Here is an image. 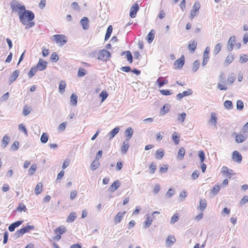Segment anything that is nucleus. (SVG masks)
<instances>
[{
    "mask_svg": "<svg viewBox=\"0 0 248 248\" xmlns=\"http://www.w3.org/2000/svg\"><path fill=\"white\" fill-rule=\"evenodd\" d=\"M36 169H37V166L36 164L32 165L31 166L30 169L29 170V171H28L29 174L30 175H33L35 173V172L36 170Z\"/></svg>",
    "mask_w": 248,
    "mask_h": 248,
    "instance_id": "41",
    "label": "nucleus"
},
{
    "mask_svg": "<svg viewBox=\"0 0 248 248\" xmlns=\"http://www.w3.org/2000/svg\"><path fill=\"white\" fill-rule=\"evenodd\" d=\"M187 195V193L185 190L182 191L179 195V198L181 201H183Z\"/></svg>",
    "mask_w": 248,
    "mask_h": 248,
    "instance_id": "50",
    "label": "nucleus"
},
{
    "mask_svg": "<svg viewBox=\"0 0 248 248\" xmlns=\"http://www.w3.org/2000/svg\"><path fill=\"white\" fill-rule=\"evenodd\" d=\"M200 8V4L198 2H196L194 3L192 9L190 11V16L191 18L195 17L197 13H199V11Z\"/></svg>",
    "mask_w": 248,
    "mask_h": 248,
    "instance_id": "5",
    "label": "nucleus"
},
{
    "mask_svg": "<svg viewBox=\"0 0 248 248\" xmlns=\"http://www.w3.org/2000/svg\"><path fill=\"white\" fill-rule=\"evenodd\" d=\"M19 145V142L16 141L11 145V148L13 151H16L18 149Z\"/></svg>",
    "mask_w": 248,
    "mask_h": 248,
    "instance_id": "63",
    "label": "nucleus"
},
{
    "mask_svg": "<svg viewBox=\"0 0 248 248\" xmlns=\"http://www.w3.org/2000/svg\"><path fill=\"white\" fill-rule=\"evenodd\" d=\"M99 96L101 98V102H103L108 96V93L106 91H103L99 94Z\"/></svg>",
    "mask_w": 248,
    "mask_h": 248,
    "instance_id": "39",
    "label": "nucleus"
},
{
    "mask_svg": "<svg viewBox=\"0 0 248 248\" xmlns=\"http://www.w3.org/2000/svg\"><path fill=\"white\" fill-rule=\"evenodd\" d=\"M219 82L222 83H223L224 84H225L226 83V77L225 74L223 72H222L219 77Z\"/></svg>",
    "mask_w": 248,
    "mask_h": 248,
    "instance_id": "46",
    "label": "nucleus"
},
{
    "mask_svg": "<svg viewBox=\"0 0 248 248\" xmlns=\"http://www.w3.org/2000/svg\"><path fill=\"white\" fill-rule=\"evenodd\" d=\"M66 231V229L65 227H63L61 228V227H58L55 230V232L56 233H59V234L61 235L64 233Z\"/></svg>",
    "mask_w": 248,
    "mask_h": 248,
    "instance_id": "55",
    "label": "nucleus"
},
{
    "mask_svg": "<svg viewBox=\"0 0 248 248\" xmlns=\"http://www.w3.org/2000/svg\"><path fill=\"white\" fill-rule=\"evenodd\" d=\"M23 220H18L12 223L8 227L9 231L11 232H14L15 229L23 223Z\"/></svg>",
    "mask_w": 248,
    "mask_h": 248,
    "instance_id": "13",
    "label": "nucleus"
},
{
    "mask_svg": "<svg viewBox=\"0 0 248 248\" xmlns=\"http://www.w3.org/2000/svg\"><path fill=\"white\" fill-rule=\"evenodd\" d=\"M179 218V217L177 214H174L170 218V223L171 224H174L176 222H177Z\"/></svg>",
    "mask_w": 248,
    "mask_h": 248,
    "instance_id": "48",
    "label": "nucleus"
},
{
    "mask_svg": "<svg viewBox=\"0 0 248 248\" xmlns=\"http://www.w3.org/2000/svg\"><path fill=\"white\" fill-rule=\"evenodd\" d=\"M18 129L20 131H23L26 136L28 135V130L23 124H20L18 125Z\"/></svg>",
    "mask_w": 248,
    "mask_h": 248,
    "instance_id": "47",
    "label": "nucleus"
},
{
    "mask_svg": "<svg viewBox=\"0 0 248 248\" xmlns=\"http://www.w3.org/2000/svg\"><path fill=\"white\" fill-rule=\"evenodd\" d=\"M76 213L74 212L70 213L67 218L66 221L69 222H73L76 218Z\"/></svg>",
    "mask_w": 248,
    "mask_h": 248,
    "instance_id": "28",
    "label": "nucleus"
},
{
    "mask_svg": "<svg viewBox=\"0 0 248 248\" xmlns=\"http://www.w3.org/2000/svg\"><path fill=\"white\" fill-rule=\"evenodd\" d=\"M47 62L43 61L42 59H40L35 67L39 71H43L45 70L47 67Z\"/></svg>",
    "mask_w": 248,
    "mask_h": 248,
    "instance_id": "6",
    "label": "nucleus"
},
{
    "mask_svg": "<svg viewBox=\"0 0 248 248\" xmlns=\"http://www.w3.org/2000/svg\"><path fill=\"white\" fill-rule=\"evenodd\" d=\"M66 122H63L62 124H60V125L58 126V130L60 131H63L65 130L66 126Z\"/></svg>",
    "mask_w": 248,
    "mask_h": 248,
    "instance_id": "64",
    "label": "nucleus"
},
{
    "mask_svg": "<svg viewBox=\"0 0 248 248\" xmlns=\"http://www.w3.org/2000/svg\"><path fill=\"white\" fill-rule=\"evenodd\" d=\"M150 173H154L156 169V164L153 162L151 163L150 165Z\"/></svg>",
    "mask_w": 248,
    "mask_h": 248,
    "instance_id": "59",
    "label": "nucleus"
},
{
    "mask_svg": "<svg viewBox=\"0 0 248 248\" xmlns=\"http://www.w3.org/2000/svg\"><path fill=\"white\" fill-rule=\"evenodd\" d=\"M236 43V38L235 36H231L227 43V49L228 51H231L233 48V46Z\"/></svg>",
    "mask_w": 248,
    "mask_h": 248,
    "instance_id": "8",
    "label": "nucleus"
},
{
    "mask_svg": "<svg viewBox=\"0 0 248 248\" xmlns=\"http://www.w3.org/2000/svg\"><path fill=\"white\" fill-rule=\"evenodd\" d=\"M119 130L120 128L117 126L108 133V136L109 137V139H112L119 132Z\"/></svg>",
    "mask_w": 248,
    "mask_h": 248,
    "instance_id": "24",
    "label": "nucleus"
},
{
    "mask_svg": "<svg viewBox=\"0 0 248 248\" xmlns=\"http://www.w3.org/2000/svg\"><path fill=\"white\" fill-rule=\"evenodd\" d=\"M80 23L84 30H87L89 28V20L87 17H83L81 19Z\"/></svg>",
    "mask_w": 248,
    "mask_h": 248,
    "instance_id": "12",
    "label": "nucleus"
},
{
    "mask_svg": "<svg viewBox=\"0 0 248 248\" xmlns=\"http://www.w3.org/2000/svg\"><path fill=\"white\" fill-rule=\"evenodd\" d=\"M164 155V151L162 149L157 150L155 154V157L157 159H161Z\"/></svg>",
    "mask_w": 248,
    "mask_h": 248,
    "instance_id": "32",
    "label": "nucleus"
},
{
    "mask_svg": "<svg viewBox=\"0 0 248 248\" xmlns=\"http://www.w3.org/2000/svg\"><path fill=\"white\" fill-rule=\"evenodd\" d=\"M234 59V55L232 54V53H230L227 57L225 63L227 65H228L232 62Z\"/></svg>",
    "mask_w": 248,
    "mask_h": 248,
    "instance_id": "27",
    "label": "nucleus"
},
{
    "mask_svg": "<svg viewBox=\"0 0 248 248\" xmlns=\"http://www.w3.org/2000/svg\"><path fill=\"white\" fill-rule=\"evenodd\" d=\"M210 116L211 118L209 121V123L215 126L217 123V118L216 117V114L215 112H213L211 113Z\"/></svg>",
    "mask_w": 248,
    "mask_h": 248,
    "instance_id": "23",
    "label": "nucleus"
},
{
    "mask_svg": "<svg viewBox=\"0 0 248 248\" xmlns=\"http://www.w3.org/2000/svg\"><path fill=\"white\" fill-rule=\"evenodd\" d=\"M37 71L38 70L35 67H32L28 73L29 78H32L35 74Z\"/></svg>",
    "mask_w": 248,
    "mask_h": 248,
    "instance_id": "52",
    "label": "nucleus"
},
{
    "mask_svg": "<svg viewBox=\"0 0 248 248\" xmlns=\"http://www.w3.org/2000/svg\"><path fill=\"white\" fill-rule=\"evenodd\" d=\"M220 189V186L218 185H216L213 187L211 193H212L214 195H216L218 193Z\"/></svg>",
    "mask_w": 248,
    "mask_h": 248,
    "instance_id": "54",
    "label": "nucleus"
},
{
    "mask_svg": "<svg viewBox=\"0 0 248 248\" xmlns=\"http://www.w3.org/2000/svg\"><path fill=\"white\" fill-rule=\"evenodd\" d=\"M110 57V53L106 49L100 50L98 54V59L103 61H107Z\"/></svg>",
    "mask_w": 248,
    "mask_h": 248,
    "instance_id": "4",
    "label": "nucleus"
},
{
    "mask_svg": "<svg viewBox=\"0 0 248 248\" xmlns=\"http://www.w3.org/2000/svg\"><path fill=\"white\" fill-rule=\"evenodd\" d=\"M197 46V42L193 41L192 44H189L188 46V48L189 49H190L191 51H192V52H193L195 50Z\"/></svg>",
    "mask_w": 248,
    "mask_h": 248,
    "instance_id": "51",
    "label": "nucleus"
},
{
    "mask_svg": "<svg viewBox=\"0 0 248 248\" xmlns=\"http://www.w3.org/2000/svg\"><path fill=\"white\" fill-rule=\"evenodd\" d=\"M70 101L73 105L76 106L78 102V96L75 93H72L70 96Z\"/></svg>",
    "mask_w": 248,
    "mask_h": 248,
    "instance_id": "31",
    "label": "nucleus"
},
{
    "mask_svg": "<svg viewBox=\"0 0 248 248\" xmlns=\"http://www.w3.org/2000/svg\"><path fill=\"white\" fill-rule=\"evenodd\" d=\"M48 137L46 133H43L41 137L40 140L43 143H46L48 140Z\"/></svg>",
    "mask_w": 248,
    "mask_h": 248,
    "instance_id": "40",
    "label": "nucleus"
},
{
    "mask_svg": "<svg viewBox=\"0 0 248 248\" xmlns=\"http://www.w3.org/2000/svg\"><path fill=\"white\" fill-rule=\"evenodd\" d=\"M87 73L86 70L82 68H79L78 72V77H82Z\"/></svg>",
    "mask_w": 248,
    "mask_h": 248,
    "instance_id": "43",
    "label": "nucleus"
},
{
    "mask_svg": "<svg viewBox=\"0 0 248 248\" xmlns=\"http://www.w3.org/2000/svg\"><path fill=\"white\" fill-rule=\"evenodd\" d=\"M99 166V163L97 160H94L91 164V169L93 170H94L97 169Z\"/></svg>",
    "mask_w": 248,
    "mask_h": 248,
    "instance_id": "30",
    "label": "nucleus"
},
{
    "mask_svg": "<svg viewBox=\"0 0 248 248\" xmlns=\"http://www.w3.org/2000/svg\"><path fill=\"white\" fill-rule=\"evenodd\" d=\"M10 7L14 12H17L18 14L19 12H22L25 10V6L24 5H21V4L16 0H12L10 3Z\"/></svg>",
    "mask_w": 248,
    "mask_h": 248,
    "instance_id": "2",
    "label": "nucleus"
},
{
    "mask_svg": "<svg viewBox=\"0 0 248 248\" xmlns=\"http://www.w3.org/2000/svg\"><path fill=\"white\" fill-rule=\"evenodd\" d=\"M23 233L25 234V233L29 232L31 230H33L34 229V226L27 225L26 227L21 228Z\"/></svg>",
    "mask_w": 248,
    "mask_h": 248,
    "instance_id": "36",
    "label": "nucleus"
},
{
    "mask_svg": "<svg viewBox=\"0 0 248 248\" xmlns=\"http://www.w3.org/2000/svg\"><path fill=\"white\" fill-rule=\"evenodd\" d=\"M224 107L228 109H231L233 108V105L232 101L229 100H226L224 103Z\"/></svg>",
    "mask_w": 248,
    "mask_h": 248,
    "instance_id": "44",
    "label": "nucleus"
},
{
    "mask_svg": "<svg viewBox=\"0 0 248 248\" xmlns=\"http://www.w3.org/2000/svg\"><path fill=\"white\" fill-rule=\"evenodd\" d=\"M24 233L22 230V229L18 230L14 234V236L16 238H18L22 236Z\"/></svg>",
    "mask_w": 248,
    "mask_h": 248,
    "instance_id": "56",
    "label": "nucleus"
},
{
    "mask_svg": "<svg viewBox=\"0 0 248 248\" xmlns=\"http://www.w3.org/2000/svg\"><path fill=\"white\" fill-rule=\"evenodd\" d=\"M185 154V149L183 147L180 148L178 151V157L180 159H183V158L184 157Z\"/></svg>",
    "mask_w": 248,
    "mask_h": 248,
    "instance_id": "37",
    "label": "nucleus"
},
{
    "mask_svg": "<svg viewBox=\"0 0 248 248\" xmlns=\"http://www.w3.org/2000/svg\"><path fill=\"white\" fill-rule=\"evenodd\" d=\"M172 140L175 143V144L177 145L179 144V136L177 135V133L174 132L172 134Z\"/></svg>",
    "mask_w": 248,
    "mask_h": 248,
    "instance_id": "34",
    "label": "nucleus"
},
{
    "mask_svg": "<svg viewBox=\"0 0 248 248\" xmlns=\"http://www.w3.org/2000/svg\"><path fill=\"white\" fill-rule=\"evenodd\" d=\"M232 159L235 162L240 163L242 161V155L237 151H234L232 153Z\"/></svg>",
    "mask_w": 248,
    "mask_h": 248,
    "instance_id": "10",
    "label": "nucleus"
},
{
    "mask_svg": "<svg viewBox=\"0 0 248 248\" xmlns=\"http://www.w3.org/2000/svg\"><path fill=\"white\" fill-rule=\"evenodd\" d=\"M222 48V45L220 43H218L216 45L213 50V53L214 55H217L219 51L221 50Z\"/></svg>",
    "mask_w": 248,
    "mask_h": 248,
    "instance_id": "33",
    "label": "nucleus"
},
{
    "mask_svg": "<svg viewBox=\"0 0 248 248\" xmlns=\"http://www.w3.org/2000/svg\"><path fill=\"white\" fill-rule=\"evenodd\" d=\"M125 212H118L114 217V222L115 224L120 223L124 217V215L125 214Z\"/></svg>",
    "mask_w": 248,
    "mask_h": 248,
    "instance_id": "18",
    "label": "nucleus"
},
{
    "mask_svg": "<svg viewBox=\"0 0 248 248\" xmlns=\"http://www.w3.org/2000/svg\"><path fill=\"white\" fill-rule=\"evenodd\" d=\"M20 21L24 25H26L28 22L32 21L34 18V15L32 11L28 10L25 8L22 12L18 13Z\"/></svg>",
    "mask_w": 248,
    "mask_h": 248,
    "instance_id": "1",
    "label": "nucleus"
},
{
    "mask_svg": "<svg viewBox=\"0 0 248 248\" xmlns=\"http://www.w3.org/2000/svg\"><path fill=\"white\" fill-rule=\"evenodd\" d=\"M160 78H158L156 81V83L158 84L159 87H161L165 84H166L168 83L167 80H161Z\"/></svg>",
    "mask_w": 248,
    "mask_h": 248,
    "instance_id": "49",
    "label": "nucleus"
},
{
    "mask_svg": "<svg viewBox=\"0 0 248 248\" xmlns=\"http://www.w3.org/2000/svg\"><path fill=\"white\" fill-rule=\"evenodd\" d=\"M10 142V138L7 136L5 135L1 140V147L2 148L4 149L6 148L7 145L9 144Z\"/></svg>",
    "mask_w": 248,
    "mask_h": 248,
    "instance_id": "21",
    "label": "nucleus"
},
{
    "mask_svg": "<svg viewBox=\"0 0 248 248\" xmlns=\"http://www.w3.org/2000/svg\"><path fill=\"white\" fill-rule=\"evenodd\" d=\"M175 193V191L171 188H170L166 194V196L168 198L171 197Z\"/></svg>",
    "mask_w": 248,
    "mask_h": 248,
    "instance_id": "61",
    "label": "nucleus"
},
{
    "mask_svg": "<svg viewBox=\"0 0 248 248\" xmlns=\"http://www.w3.org/2000/svg\"><path fill=\"white\" fill-rule=\"evenodd\" d=\"M210 52V48L206 47L203 55V61L202 62V65L204 66L207 63L209 60V53Z\"/></svg>",
    "mask_w": 248,
    "mask_h": 248,
    "instance_id": "9",
    "label": "nucleus"
},
{
    "mask_svg": "<svg viewBox=\"0 0 248 248\" xmlns=\"http://www.w3.org/2000/svg\"><path fill=\"white\" fill-rule=\"evenodd\" d=\"M53 40L60 46H63L67 42L66 37L62 34H56L53 36Z\"/></svg>",
    "mask_w": 248,
    "mask_h": 248,
    "instance_id": "3",
    "label": "nucleus"
},
{
    "mask_svg": "<svg viewBox=\"0 0 248 248\" xmlns=\"http://www.w3.org/2000/svg\"><path fill=\"white\" fill-rule=\"evenodd\" d=\"M207 206L206 201L205 199H201L200 201L199 207L201 211H203L205 210Z\"/></svg>",
    "mask_w": 248,
    "mask_h": 248,
    "instance_id": "29",
    "label": "nucleus"
},
{
    "mask_svg": "<svg viewBox=\"0 0 248 248\" xmlns=\"http://www.w3.org/2000/svg\"><path fill=\"white\" fill-rule=\"evenodd\" d=\"M121 184L119 180H116L108 188L110 192H113L117 190L120 186Z\"/></svg>",
    "mask_w": 248,
    "mask_h": 248,
    "instance_id": "15",
    "label": "nucleus"
},
{
    "mask_svg": "<svg viewBox=\"0 0 248 248\" xmlns=\"http://www.w3.org/2000/svg\"><path fill=\"white\" fill-rule=\"evenodd\" d=\"M155 30H152L149 33L147 34L146 39L149 43L153 42L155 38Z\"/></svg>",
    "mask_w": 248,
    "mask_h": 248,
    "instance_id": "20",
    "label": "nucleus"
},
{
    "mask_svg": "<svg viewBox=\"0 0 248 248\" xmlns=\"http://www.w3.org/2000/svg\"><path fill=\"white\" fill-rule=\"evenodd\" d=\"M19 74V71L18 70H15L9 78V84H11L14 81H15L18 78Z\"/></svg>",
    "mask_w": 248,
    "mask_h": 248,
    "instance_id": "14",
    "label": "nucleus"
},
{
    "mask_svg": "<svg viewBox=\"0 0 248 248\" xmlns=\"http://www.w3.org/2000/svg\"><path fill=\"white\" fill-rule=\"evenodd\" d=\"M139 10V6L138 4L135 3L130 8L129 16L131 18H134L137 14V13Z\"/></svg>",
    "mask_w": 248,
    "mask_h": 248,
    "instance_id": "7",
    "label": "nucleus"
},
{
    "mask_svg": "<svg viewBox=\"0 0 248 248\" xmlns=\"http://www.w3.org/2000/svg\"><path fill=\"white\" fill-rule=\"evenodd\" d=\"M185 63L184 56L182 55L179 59H177L175 61L174 64L177 65V68L178 69H181Z\"/></svg>",
    "mask_w": 248,
    "mask_h": 248,
    "instance_id": "17",
    "label": "nucleus"
},
{
    "mask_svg": "<svg viewBox=\"0 0 248 248\" xmlns=\"http://www.w3.org/2000/svg\"><path fill=\"white\" fill-rule=\"evenodd\" d=\"M186 113L185 112L179 114L177 118L178 121H180L181 123L184 122L186 119Z\"/></svg>",
    "mask_w": 248,
    "mask_h": 248,
    "instance_id": "45",
    "label": "nucleus"
},
{
    "mask_svg": "<svg viewBox=\"0 0 248 248\" xmlns=\"http://www.w3.org/2000/svg\"><path fill=\"white\" fill-rule=\"evenodd\" d=\"M66 86V85L64 81L61 80L60 82L59 86V91L60 93H62L64 92Z\"/></svg>",
    "mask_w": 248,
    "mask_h": 248,
    "instance_id": "26",
    "label": "nucleus"
},
{
    "mask_svg": "<svg viewBox=\"0 0 248 248\" xmlns=\"http://www.w3.org/2000/svg\"><path fill=\"white\" fill-rule=\"evenodd\" d=\"M159 92L164 95H170L173 93L169 90H160Z\"/></svg>",
    "mask_w": 248,
    "mask_h": 248,
    "instance_id": "60",
    "label": "nucleus"
},
{
    "mask_svg": "<svg viewBox=\"0 0 248 248\" xmlns=\"http://www.w3.org/2000/svg\"><path fill=\"white\" fill-rule=\"evenodd\" d=\"M129 147V140H124L121 148V152L122 154H125Z\"/></svg>",
    "mask_w": 248,
    "mask_h": 248,
    "instance_id": "11",
    "label": "nucleus"
},
{
    "mask_svg": "<svg viewBox=\"0 0 248 248\" xmlns=\"http://www.w3.org/2000/svg\"><path fill=\"white\" fill-rule=\"evenodd\" d=\"M176 239L173 235H170L166 241V246L168 247L171 246L175 242Z\"/></svg>",
    "mask_w": 248,
    "mask_h": 248,
    "instance_id": "16",
    "label": "nucleus"
},
{
    "mask_svg": "<svg viewBox=\"0 0 248 248\" xmlns=\"http://www.w3.org/2000/svg\"><path fill=\"white\" fill-rule=\"evenodd\" d=\"M133 133V129L131 127L127 128L125 131V135L126 136V139L129 141V140L132 136Z\"/></svg>",
    "mask_w": 248,
    "mask_h": 248,
    "instance_id": "22",
    "label": "nucleus"
},
{
    "mask_svg": "<svg viewBox=\"0 0 248 248\" xmlns=\"http://www.w3.org/2000/svg\"><path fill=\"white\" fill-rule=\"evenodd\" d=\"M152 219L150 218V217L147 216V218H146V220L144 221V228L145 229L148 228L151 224L152 222Z\"/></svg>",
    "mask_w": 248,
    "mask_h": 248,
    "instance_id": "42",
    "label": "nucleus"
},
{
    "mask_svg": "<svg viewBox=\"0 0 248 248\" xmlns=\"http://www.w3.org/2000/svg\"><path fill=\"white\" fill-rule=\"evenodd\" d=\"M248 61V56L244 55L243 56H240L239 58V62L240 63H244Z\"/></svg>",
    "mask_w": 248,
    "mask_h": 248,
    "instance_id": "62",
    "label": "nucleus"
},
{
    "mask_svg": "<svg viewBox=\"0 0 248 248\" xmlns=\"http://www.w3.org/2000/svg\"><path fill=\"white\" fill-rule=\"evenodd\" d=\"M126 58L127 60L130 62L132 63L133 61V56L130 51H127L126 54Z\"/></svg>",
    "mask_w": 248,
    "mask_h": 248,
    "instance_id": "57",
    "label": "nucleus"
},
{
    "mask_svg": "<svg viewBox=\"0 0 248 248\" xmlns=\"http://www.w3.org/2000/svg\"><path fill=\"white\" fill-rule=\"evenodd\" d=\"M43 185L41 182H39L37 184L34 189L35 193L36 195H38L41 193L43 190Z\"/></svg>",
    "mask_w": 248,
    "mask_h": 248,
    "instance_id": "25",
    "label": "nucleus"
},
{
    "mask_svg": "<svg viewBox=\"0 0 248 248\" xmlns=\"http://www.w3.org/2000/svg\"><path fill=\"white\" fill-rule=\"evenodd\" d=\"M244 103L241 100H238L236 102V108L238 110H241L243 109Z\"/></svg>",
    "mask_w": 248,
    "mask_h": 248,
    "instance_id": "53",
    "label": "nucleus"
},
{
    "mask_svg": "<svg viewBox=\"0 0 248 248\" xmlns=\"http://www.w3.org/2000/svg\"><path fill=\"white\" fill-rule=\"evenodd\" d=\"M200 62L199 60L195 61L193 64L192 71L193 72H196L199 68Z\"/></svg>",
    "mask_w": 248,
    "mask_h": 248,
    "instance_id": "35",
    "label": "nucleus"
},
{
    "mask_svg": "<svg viewBox=\"0 0 248 248\" xmlns=\"http://www.w3.org/2000/svg\"><path fill=\"white\" fill-rule=\"evenodd\" d=\"M198 155L200 158L201 162H203L205 160V154L203 151H199Z\"/></svg>",
    "mask_w": 248,
    "mask_h": 248,
    "instance_id": "58",
    "label": "nucleus"
},
{
    "mask_svg": "<svg viewBox=\"0 0 248 248\" xmlns=\"http://www.w3.org/2000/svg\"><path fill=\"white\" fill-rule=\"evenodd\" d=\"M235 134V141L237 143H242L246 140V137L242 134H238L234 133Z\"/></svg>",
    "mask_w": 248,
    "mask_h": 248,
    "instance_id": "19",
    "label": "nucleus"
},
{
    "mask_svg": "<svg viewBox=\"0 0 248 248\" xmlns=\"http://www.w3.org/2000/svg\"><path fill=\"white\" fill-rule=\"evenodd\" d=\"M235 78V76L234 74L232 73L230 74L228 78V83L230 85H232L234 82Z\"/></svg>",
    "mask_w": 248,
    "mask_h": 248,
    "instance_id": "38",
    "label": "nucleus"
}]
</instances>
